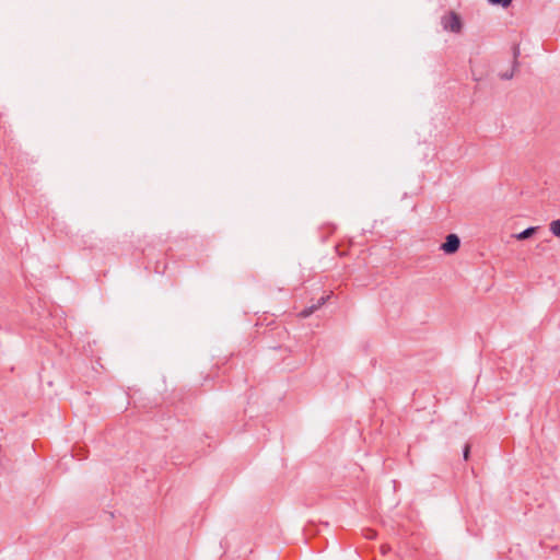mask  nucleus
Here are the masks:
<instances>
[{
    "mask_svg": "<svg viewBox=\"0 0 560 560\" xmlns=\"http://www.w3.org/2000/svg\"><path fill=\"white\" fill-rule=\"evenodd\" d=\"M330 295H327V296H322L318 302L316 304H313L312 306L310 307H306L304 308L303 311L300 312V317L302 318H306L308 317L311 314H313L316 310H318L322 305H324L326 303V301L329 299Z\"/></svg>",
    "mask_w": 560,
    "mask_h": 560,
    "instance_id": "nucleus-3",
    "label": "nucleus"
},
{
    "mask_svg": "<svg viewBox=\"0 0 560 560\" xmlns=\"http://www.w3.org/2000/svg\"><path fill=\"white\" fill-rule=\"evenodd\" d=\"M488 1L492 4L502 5V7L506 8L508 5H510L512 0H488Z\"/></svg>",
    "mask_w": 560,
    "mask_h": 560,
    "instance_id": "nucleus-6",
    "label": "nucleus"
},
{
    "mask_svg": "<svg viewBox=\"0 0 560 560\" xmlns=\"http://www.w3.org/2000/svg\"><path fill=\"white\" fill-rule=\"evenodd\" d=\"M469 452H470V445L466 444L465 447H464V452H463L465 460H467L469 458Z\"/></svg>",
    "mask_w": 560,
    "mask_h": 560,
    "instance_id": "nucleus-7",
    "label": "nucleus"
},
{
    "mask_svg": "<svg viewBox=\"0 0 560 560\" xmlns=\"http://www.w3.org/2000/svg\"><path fill=\"white\" fill-rule=\"evenodd\" d=\"M549 229L555 236H560V219L553 220L550 223Z\"/></svg>",
    "mask_w": 560,
    "mask_h": 560,
    "instance_id": "nucleus-5",
    "label": "nucleus"
},
{
    "mask_svg": "<svg viewBox=\"0 0 560 560\" xmlns=\"http://www.w3.org/2000/svg\"><path fill=\"white\" fill-rule=\"evenodd\" d=\"M375 536H376V533L373 529L366 530V535H365L366 538L373 539V538H375Z\"/></svg>",
    "mask_w": 560,
    "mask_h": 560,
    "instance_id": "nucleus-8",
    "label": "nucleus"
},
{
    "mask_svg": "<svg viewBox=\"0 0 560 560\" xmlns=\"http://www.w3.org/2000/svg\"><path fill=\"white\" fill-rule=\"evenodd\" d=\"M443 27L446 31L453 32V33H459L462 31V20L458 14L451 12L447 15H445L442 20Z\"/></svg>",
    "mask_w": 560,
    "mask_h": 560,
    "instance_id": "nucleus-1",
    "label": "nucleus"
},
{
    "mask_svg": "<svg viewBox=\"0 0 560 560\" xmlns=\"http://www.w3.org/2000/svg\"><path fill=\"white\" fill-rule=\"evenodd\" d=\"M460 246V240L456 234H448L445 242L441 245V249L446 254H454Z\"/></svg>",
    "mask_w": 560,
    "mask_h": 560,
    "instance_id": "nucleus-2",
    "label": "nucleus"
},
{
    "mask_svg": "<svg viewBox=\"0 0 560 560\" xmlns=\"http://www.w3.org/2000/svg\"><path fill=\"white\" fill-rule=\"evenodd\" d=\"M537 229H538L537 226L527 228L523 232L516 234L515 237L518 241L527 240L536 233Z\"/></svg>",
    "mask_w": 560,
    "mask_h": 560,
    "instance_id": "nucleus-4",
    "label": "nucleus"
}]
</instances>
